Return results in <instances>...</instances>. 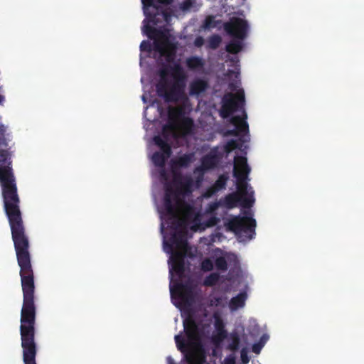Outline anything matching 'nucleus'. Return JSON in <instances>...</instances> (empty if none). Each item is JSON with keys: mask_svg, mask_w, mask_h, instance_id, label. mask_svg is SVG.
<instances>
[{"mask_svg": "<svg viewBox=\"0 0 364 364\" xmlns=\"http://www.w3.org/2000/svg\"><path fill=\"white\" fill-rule=\"evenodd\" d=\"M23 306L21 311L20 334L24 364H36L37 346L35 342L36 308L34 280H21Z\"/></svg>", "mask_w": 364, "mask_h": 364, "instance_id": "f257e3e1", "label": "nucleus"}, {"mask_svg": "<svg viewBox=\"0 0 364 364\" xmlns=\"http://www.w3.org/2000/svg\"><path fill=\"white\" fill-rule=\"evenodd\" d=\"M193 159V153H188L171 161L173 178L171 183H167L165 185L164 208L166 215L173 218L177 225H179L178 208L181 200V198L191 193L193 186L192 178L183 176L179 169L188 167Z\"/></svg>", "mask_w": 364, "mask_h": 364, "instance_id": "f03ea898", "label": "nucleus"}, {"mask_svg": "<svg viewBox=\"0 0 364 364\" xmlns=\"http://www.w3.org/2000/svg\"><path fill=\"white\" fill-rule=\"evenodd\" d=\"M186 338L181 334L174 337L176 347L183 354L188 364H204L205 355L200 343L198 326L196 321L188 317L183 321Z\"/></svg>", "mask_w": 364, "mask_h": 364, "instance_id": "7ed1b4c3", "label": "nucleus"}, {"mask_svg": "<svg viewBox=\"0 0 364 364\" xmlns=\"http://www.w3.org/2000/svg\"><path fill=\"white\" fill-rule=\"evenodd\" d=\"M171 68L175 80L173 84L168 88V84L164 85L161 83L156 88L157 95L164 97L166 102H176L183 96L186 76L179 63H175Z\"/></svg>", "mask_w": 364, "mask_h": 364, "instance_id": "20e7f679", "label": "nucleus"}, {"mask_svg": "<svg viewBox=\"0 0 364 364\" xmlns=\"http://www.w3.org/2000/svg\"><path fill=\"white\" fill-rule=\"evenodd\" d=\"M225 225L228 230L240 237L245 236L249 240L255 235L256 220L251 217L233 216L225 223Z\"/></svg>", "mask_w": 364, "mask_h": 364, "instance_id": "39448f33", "label": "nucleus"}, {"mask_svg": "<svg viewBox=\"0 0 364 364\" xmlns=\"http://www.w3.org/2000/svg\"><path fill=\"white\" fill-rule=\"evenodd\" d=\"M144 32L150 38L154 40V50L161 55H165L167 50L173 46L170 41V33L166 28H156L149 24L144 25Z\"/></svg>", "mask_w": 364, "mask_h": 364, "instance_id": "423d86ee", "label": "nucleus"}, {"mask_svg": "<svg viewBox=\"0 0 364 364\" xmlns=\"http://www.w3.org/2000/svg\"><path fill=\"white\" fill-rule=\"evenodd\" d=\"M168 128H173L171 125H164L161 135H156L153 138L154 144L160 149V151H155L151 160L154 164L160 168H164L166 160L172 154L171 146L168 143V134H166Z\"/></svg>", "mask_w": 364, "mask_h": 364, "instance_id": "0eeeda50", "label": "nucleus"}, {"mask_svg": "<svg viewBox=\"0 0 364 364\" xmlns=\"http://www.w3.org/2000/svg\"><path fill=\"white\" fill-rule=\"evenodd\" d=\"M250 172V168L247 164V158L242 156H235L233 176L237 179V188L238 190L237 192L243 196H248L247 190Z\"/></svg>", "mask_w": 364, "mask_h": 364, "instance_id": "6e6552de", "label": "nucleus"}, {"mask_svg": "<svg viewBox=\"0 0 364 364\" xmlns=\"http://www.w3.org/2000/svg\"><path fill=\"white\" fill-rule=\"evenodd\" d=\"M144 15L149 22L154 25H158L162 21L168 23L171 18V14L167 9L154 4V0H141Z\"/></svg>", "mask_w": 364, "mask_h": 364, "instance_id": "1a4fd4ad", "label": "nucleus"}, {"mask_svg": "<svg viewBox=\"0 0 364 364\" xmlns=\"http://www.w3.org/2000/svg\"><path fill=\"white\" fill-rule=\"evenodd\" d=\"M245 105V93L243 90L238 91L236 94L228 92L222 98V105L220 115L223 119H228L237 111L239 107Z\"/></svg>", "mask_w": 364, "mask_h": 364, "instance_id": "9d476101", "label": "nucleus"}, {"mask_svg": "<svg viewBox=\"0 0 364 364\" xmlns=\"http://www.w3.org/2000/svg\"><path fill=\"white\" fill-rule=\"evenodd\" d=\"M225 32L233 38L244 40L247 36V22L238 17H232L223 25Z\"/></svg>", "mask_w": 364, "mask_h": 364, "instance_id": "9b49d317", "label": "nucleus"}, {"mask_svg": "<svg viewBox=\"0 0 364 364\" xmlns=\"http://www.w3.org/2000/svg\"><path fill=\"white\" fill-rule=\"evenodd\" d=\"M221 202L222 206L228 209L237 207L239 203L242 208H250L253 205L255 199L252 195L243 196L238 192H233L226 195L223 199H221Z\"/></svg>", "mask_w": 364, "mask_h": 364, "instance_id": "f8f14e48", "label": "nucleus"}, {"mask_svg": "<svg viewBox=\"0 0 364 364\" xmlns=\"http://www.w3.org/2000/svg\"><path fill=\"white\" fill-rule=\"evenodd\" d=\"M247 119V114L245 110L242 111V116L236 115L230 117V122L235 125V128L227 130L225 135L237 136L240 134H248L249 125L246 121Z\"/></svg>", "mask_w": 364, "mask_h": 364, "instance_id": "ddd939ff", "label": "nucleus"}, {"mask_svg": "<svg viewBox=\"0 0 364 364\" xmlns=\"http://www.w3.org/2000/svg\"><path fill=\"white\" fill-rule=\"evenodd\" d=\"M171 261L170 274L172 276L174 271L178 277H182L185 272V255L181 252H174L171 257Z\"/></svg>", "mask_w": 364, "mask_h": 364, "instance_id": "4468645a", "label": "nucleus"}, {"mask_svg": "<svg viewBox=\"0 0 364 364\" xmlns=\"http://www.w3.org/2000/svg\"><path fill=\"white\" fill-rule=\"evenodd\" d=\"M169 122L166 125H171L173 128H168L166 134H168V131H173L176 127V122L181 121L185 117V109L183 107H171L168 112Z\"/></svg>", "mask_w": 364, "mask_h": 364, "instance_id": "2eb2a0df", "label": "nucleus"}, {"mask_svg": "<svg viewBox=\"0 0 364 364\" xmlns=\"http://www.w3.org/2000/svg\"><path fill=\"white\" fill-rule=\"evenodd\" d=\"M208 87V82L206 80L196 78L189 85V95L191 96H198L205 92Z\"/></svg>", "mask_w": 364, "mask_h": 364, "instance_id": "dca6fc26", "label": "nucleus"}, {"mask_svg": "<svg viewBox=\"0 0 364 364\" xmlns=\"http://www.w3.org/2000/svg\"><path fill=\"white\" fill-rule=\"evenodd\" d=\"M171 244L168 245L169 249L173 252V245L181 250H186L188 247V242L185 237L184 233L181 231L174 232L170 238ZM168 245L167 243H166Z\"/></svg>", "mask_w": 364, "mask_h": 364, "instance_id": "f3484780", "label": "nucleus"}, {"mask_svg": "<svg viewBox=\"0 0 364 364\" xmlns=\"http://www.w3.org/2000/svg\"><path fill=\"white\" fill-rule=\"evenodd\" d=\"M220 161V156L217 154H209L201 159V166L204 170L213 169L217 166Z\"/></svg>", "mask_w": 364, "mask_h": 364, "instance_id": "a211bd4d", "label": "nucleus"}, {"mask_svg": "<svg viewBox=\"0 0 364 364\" xmlns=\"http://www.w3.org/2000/svg\"><path fill=\"white\" fill-rule=\"evenodd\" d=\"M247 294L240 292L236 296L232 297L229 302V308L231 311H235L239 308H242L245 304Z\"/></svg>", "mask_w": 364, "mask_h": 364, "instance_id": "6ab92c4d", "label": "nucleus"}, {"mask_svg": "<svg viewBox=\"0 0 364 364\" xmlns=\"http://www.w3.org/2000/svg\"><path fill=\"white\" fill-rule=\"evenodd\" d=\"M186 66L191 70L203 69L205 65L204 60L198 56H191L186 59Z\"/></svg>", "mask_w": 364, "mask_h": 364, "instance_id": "aec40b11", "label": "nucleus"}, {"mask_svg": "<svg viewBox=\"0 0 364 364\" xmlns=\"http://www.w3.org/2000/svg\"><path fill=\"white\" fill-rule=\"evenodd\" d=\"M243 40L237 38H233L228 44L225 46V50L228 53L231 54H237L240 53L243 48Z\"/></svg>", "mask_w": 364, "mask_h": 364, "instance_id": "412c9836", "label": "nucleus"}, {"mask_svg": "<svg viewBox=\"0 0 364 364\" xmlns=\"http://www.w3.org/2000/svg\"><path fill=\"white\" fill-rule=\"evenodd\" d=\"M173 65H164L159 70V75L160 77V80L156 84V86H159L160 84H163L164 85H166L168 84V75L170 73V72L172 73V70L171 67H173Z\"/></svg>", "mask_w": 364, "mask_h": 364, "instance_id": "4be33fe9", "label": "nucleus"}, {"mask_svg": "<svg viewBox=\"0 0 364 364\" xmlns=\"http://www.w3.org/2000/svg\"><path fill=\"white\" fill-rule=\"evenodd\" d=\"M170 291L171 294L176 291L182 299L185 298L184 293L191 291V287L188 283L177 282L174 287V289L171 287Z\"/></svg>", "mask_w": 364, "mask_h": 364, "instance_id": "5701e85b", "label": "nucleus"}, {"mask_svg": "<svg viewBox=\"0 0 364 364\" xmlns=\"http://www.w3.org/2000/svg\"><path fill=\"white\" fill-rule=\"evenodd\" d=\"M229 179V176L228 173H223L219 176L218 179L213 183V186L218 190L219 191L225 189L227 182Z\"/></svg>", "mask_w": 364, "mask_h": 364, "instance_id": "b1692460", "label": "nucleus"}, {"mask_svg": "<svg viewBox=\"0 0 364 364\" xmlns=\"http://www.w3.org/2000/svg\"><path fill=\"white\" fill-rule=\"evenodd\" d=\"M180 127L186 132H189L193 127V120L190 117H184L180 121Z\"/></svg>", "mask_w": 364, "mask_h": 364, "instance_id": "393cba45", "label": "nucleus"}, {"mask_svg": "<svg viewBox=\"0 0 364 364\" xmlns=\"http://www.w3.org/2000/svg\"><path fill=\"white\" fill-rule=\"evenodd\" d=\"M220 278L218 273H211L207 276L203 282V284L205 287H213L217 284Z\"/></svg>", "mask_w": 364, "mask_h": 364, "instance_id": "a878e982", "label": "nucleus"}, {"mask_svg": "<svg viewBox=\"0 0 364 364\" xmlns=\"http://www.w3.org/2000/svg\"><path fill=\"white\" fill-rule=\"evenodd\" d=\"M222 38L219 35H213L208 39V47L210 49L215 50L219 47Z\"/></svg>", "mask_w": 364, "mask_h": 364, "instance_id": "bb28decb", "label": "nucleus"}, {"mask_svg": "<svg viewBox=\"0 0 364 364\" xmlns=\"http://www.w3.org/2000/svg\"><path fill=\"white\" fill-rule=\"evenodd\" d=\"M240 144L237 140L231 139L228 141L224 146V151L226 154H230L232 150L235 149H240Z\"/></svg>", "mask_w": 364, "mask_h": 364, "instance_id": "cd10ccee", "label": "nucleus"}, {"mask_svg": "<svg viewBox=\"0 0 364 364\" xmlns=\"http://www.w3.org/2000/svg\"><path fill=\"white\" fill-rule=\"evenodd\" d=\"M215 264L218 270L225 272L228 269V262L223 257H218L215 259Z\"/></svg>", "mask_w": 364, "mask_h": 364, "instance_id": "c85d7f7f", "label": "nucleus"}, {"mask_svg": "<svg viewBox=\"0 0 364 364\" xmlns=\"http://www.w3.org/2000/svg\"><path fill=\"white\" fill-rule=\"evenodd\" d=\"M195 0H183L180 5V9L183 11H190L195 5Z\"/></svg>", "mask_w": 364, "mask_h": 364, "instance_id": "c756f323", "label": "nucleus"}, {"mask_svg": "<svg viewBox=\"0 0 364 364\" xmlns=\"http://www.w3.org/2000/svg\"><path fill=\"white\" fill-rule=\"evenodd\" d=\"M201 269L205 272L211 271L213 269V262L208 258L203 259L201 262Z\"/></svg>", "mask_w": 364, "mask_h": 364, "instance_id": "7c9ffc66", "label": "nucleus"}, {"mask_svg": "<svg viewBox=\"0 0 364 364\" xmlns=\"http://www.w3.org/2000/svg\"><path fill=\"white\" fill-rule=\"evenodd\" d=\"M227 337V332L225 329L219 330L217 334L213 336V339L215 343H220Z\"/></svg>", "mask_w": 364, "mask_h": 364, "instance_id": "2f4dec72", "label": "nucleus"}, {"mask_svg": "<svg viewBox=\"0 0 364 364\" xmlns=\"http://www.w3.org/2000/svg\"><path fill=\"white\" fill-rule=\"evenodd\" d=\"M218 191H219L217 190V188L213 185H212L203 192V196L205 198H209L216 194Z\"/></svg>", "mask_w": 364, "mask_h": 364, "instance_id": "473e14b6", "label": "nucleus"}, {"mask_svg": "<svg viewBox=\"0 0 364 364\" xmlns=\"http://www.w3.org/2000/svg\"><path fill=\"white\" fill-rule=\"evenodd\" d=\"M215 22L214 21V17L213 16H208L203 23V27L205 28H213L215 26Z\"/></svg>", "mask_w": 364, "mask_h": 364, "instance_id": "72a5a7b5", "label": "nucleus"}, {"mask_svg": "<svg viewBox=\"0 0 364 364\" xmlns=\"http://www.w3.org/2000/svg\"><path fill=\"white\" fill-rule=\"evenodd\" d=\"M220 206H222L221 200L219 201L212 202L208 204V212L213 213L215 212Z\"/></svg>", "mask_w": 364, "mask_h": 364, "instance_id": "f704fd0d", "label": "nucleus"}, {"mask_svg": "<svg viewBox=\"0 0 364 364\" xmlns=\"http://www.w3.org/2000/svg\"><path fill=\"white\" fill-rule=\"evenodd\" d=\"M140 50L141 51L151 52L152 50V46L148 41H143L140 44Z\"/></svg>", "mask_w": 364, "mask_h": 364, "instance_id": "c9c22d12", "label": "nucleus"}, {"mask_svg": "<svg viewBox=\"0 0 364 364\" xmlns=\"http://www.w3.org/2000/svg\"><path fill=\"white\" fill-rule=\"evenodd\" d=\"M220 222V219L215 216H211L205 222V225L208 227H213L216 225Z\"/></svg>", "mask_w": 364, "mask_h": 364, "instance_id": "e433bc0d", "label": "nucleus"}, {"mask_svg": "<svg viewBox=\"0 0 364 364\" xmlns=\"http://www.w3.org/2000/svg\"><path fill=\"white\" fill-rule=\"evenodd\" d=\"M263 346H264V343L262 342V341H260L259 342L255 343L252 345V350L253 353H255L256 354H259L260 353L262 348H263Z\"/></svg>", "mask_w": 364, "mask_h": 364, "instance_id": "4c0bfd02", "label": "nucleus"}, {"mask_svg": "<svg viewBox=\"0 0 364 364\" xmlns=\"http://www.w3.org/2000/svg\"><path fill=\"white\" fill-rule=\"evenodd\" d=\"M240 358L242 363L246 364L250 361L247 350L243 348L240 352Z\"/></svg>", "mask_w": 364, "mask_h": 364, "instance_id": "58836bf2", "label": "nucleus"}, {"mask_svg": "<svg viewBox=\"0 0 364 364\" xmlns=\"http://www.w3.org/2000/svg\"><path fill=\"white\" fill-rule=\"evenodd\" d=\"M223 299L224 298L223 296H215V297H213L211 299V301H210L211 305L212 306H220Z\"/></svg>", "mask_w": 364, "mask_h": 364, "instance_id": "ea45409f", "label": "nucleus"}, {"mask_svg": "<svg viewBox=\"0 0 364 364\" xmlns=\"http://www.w3.org/2000/svg\"><path fill=\"white\" fill-rule=\"evenodd\" d=\"M204 44V39L201 36L197 37L194 41V45L199 48L201 47Z\"/></svg>", "mask_w": 364, "mask_h": 364, "instance_id": "a19ab883", "label": "nucleus"}, {"mask_svg": "<svg viewBox=\"0 0 364 364\" xmlns=\"http://www.w3.org/2000/svg\"><path fill=\"white\" fill-rule=\"evenodd\" d=\"M193 211V208L191 205H185L184 207H183V212L184 213V215H188L189 214H191Z\"/></svg>", "mask_w": 364, "mask_h": 364, "instance_id": "79ce46f5", "label": "nucleus"}, {"mask_svg": "<svg viewBox=\"0 0 364 364\" xmlns=\"http://www.w3.org/2000/svg\"><path fill=\"white\" fill-rule=\"evenodd\" d=\"M215 328L216 331H219V330H223L224 328V325L223 323V321L220 319H217L215 322Z\"/></svg>", "mask_w": 364, "mask_h": 364, "instance_id": "37998d69", "label": "nucleus"}, {"mask_svg": "<svg viewBox=\"0 0 364 364\" xmlns=\"http://www.w3.org/2000/svg\"><path fill=\"white\" fill-rule=\"evenodd\" d=\"M173 0H157V2L162 4H170L172 2Z\"/></svg>", "mask_w": 364, "mask_h": 364, "instance_id": "c03bdc74", "label": "nucleus"}, {"mask_svg": "<svg viewBox=\"0 0 364 364\" xmlns=\"http://www.w3.org/2000/svg\"><path fill=\"white\" fill-rule=\"evenodd\" d=\"M160 176H161V178H163L164 180H167V173H166V171L164 169H163L160 172Z\"/></svg>", "mask_w": 364, "mask_h": 364, "instance_id": "a18cd8bd", "label": "nucleus"}, {"mask_svg": "<svg viewBox=\"0 0 364 364\" xmlns=\"http://www.w3.org/2000/svg\"><path fill=\"white\" fill-rule=\"evenodd\" d=\"M167 363L168 364H176L175 363L174 360L171 356H168L167 358Z\"/></svg>", "mask_w": 364, "mask_h": 364, "instance_id": "49530a36", "label": "nucleus"}, {"mask_svg": "<svg viewBox=\"0 0 364 364\" xmlns=\"http://www.w3.org/2000/svg\"><path fill=\"white\" fill-rule=\"evenodd\" d=\"M227 364H235V360L233 358L227 359Z\"/></svg>", "mask_w": 364, "mask_h": 364, "instance_id": "de8ad7c7", "label": "nucleus"}]
</instances>
